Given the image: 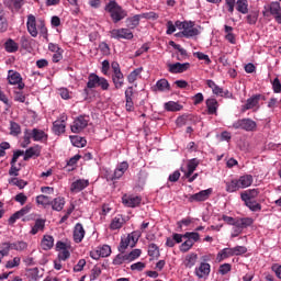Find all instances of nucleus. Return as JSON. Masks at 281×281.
<instances>
[{
    "mask_svg": "<svg viewBox=\"0 0 281 281\" xmlns=\"http://www.w3.org/2000/svg\"><path fill=\"white\" fill-rule=\"evenodd\" d=\"M105 11L111 14L112 21L114 24H117L119 22L123 21L125 18H127V11L124 10L117 2L110 1V3L106 5Z\"/></svg>",
    "mask_w": 281,
    "mask_h": 281,
    "instance_id": "1",
    "label": "nucleus"
},
{
    "mask_svg": "<svg viewBox=\"0 0 281 281\" xmlns=\"http://www.w3.org/2000/svg\"><path fill=\"white\" fill-rule=\"evenodd\" d=\"M139 237H140V234L138 232H132L128 235H126V237L121 239V245H119V251L124 254L125 250L128 248V246L131 248L135 247L137 243V239L135 238H139Z\"/></svg>",
    "mask_w": 281,
    "mask_h": 281,
    "instance_id": "2",
    "label": "nucleus"
},
{
    "mask_svg": "<svg viewBox=\"0 0 281 281\" xmlns=\"http://www.w3.org/2000/svg\"><path fill=\"white\" fill-rule=\"evenodd\" d=\"M232 127L235 130L255 132L257 130V123L251 119H240L234 122Z\"/></svg>",
    "mask_w": 281,
    "mask_h": 281,
    "instance_id": "3",
    "label": "nucleus"
},
{
    "mask_svg": "<svg viewBox=\"0 0 281 281\" xmlns=\"http://www.w3.org/2000/svg\"><path fill=\"white\" fill-rule=\"evenodd\" d=\"M111 38L114 40H127L131 41L134 38V33L127 27L113 29L110 31Z\"/></svg>",
    "mask_w": 281,
    "mask_h": 281,
    "instance_id": "4",
    "label": "nucleus"
},
{
    "mask_svg": "<svg viewBox=\"0 0 281 281\" xmlns=\"http://www.w3.org/2000/svg\"><path fill=\"white\" fill-rule=\"evenodd\" d=\"M254 225V218L252 217H244V221L239 222V225H234V232L232 233V237L236 238L238 237L244 229H247L248 227H251Z\"/></svg>",
    "mask_w": 281,
    "mask_h": 281,
    "instance_id": "5",
    "label": "nucleus"
},
{
    "mask_svg": "<svg viewBox=\"0 0 281 281\" xmlns=\"http://www.w3.org/2000/svg\"><path fill=\"white\" fill-rule=\"evenodd\" d=\"M213 193V189L202 190L198 193L191 194L188 198L189 203H200L210 199Z\"/></svg>",
    "mask_w": 281,
    "mask_h": 281,
    "instance_id": "6",
    "label": "nucleus"
},
{
    "mask_svg": "<svg viewBox=\"0 0 281 281\" xmlns=\"http://www.w3.org/2000/svg\"><path fill=\"white\" fill-rule=\"evenodd\" d=\"M130 164L127 161H122L116 166V169H114V173L112 176H108V181H114L121 179L125 172L128 170Z\"/></svg>",
    "mask_w": 281,
    "mask_h": 281,
    "instance_id": "7",
    "label": "nucleus"
},
{
    "mask_svg": "<svg viewBox=\"0 0 281 281\" xmlns=\"http://www.w3.org/2000/svg\"><path fill=\"white\" fill-rule=\"evenodd\" d=\"M8 81L11 86H16L19 90H23L25 88L24 82L22 81V77L20 72H16L14 70L8 71Z\"/></svg>",
    "mask_w": 281,
    "mask_h": 281,
    "instance_id": "8",
    "label": "nucleus"
},
{
    "mask_svg": "<svg viewBox=\"0 0 281 281\" xmlns=\"http://www.w3.org/2000/svg\"><path fill=\"white\" fill-rule=\"evenodd\" d=\"M89 122V116L81 115L77 117L74 122L72 125L70 126V130L72 133H81L82 130H85L88 125Z\"/></svg>",
    "mask_w": 281,
    "mask_h": 281,
    "instance_id": "9",
    "label": "nucleus"
},
{
    "mask_svg": "<svg viewBox=\"0 0 281 281\" xmlns=\"http://www.w3.org/2000/svg\"><path fill=\"white\" fill-rule=\"evenodd\" d=\"M148 18V13L135 14L133 16L126 18L125 25L127 30H135L139 25L142 19Z\"/></svg>",
    "mask_w": 281,
    "mask_h": 281,
    "instance_id": "10",
    "label": "nucleus"
},
{
    "mask_svg": "<svg viewBox=\"0 0 281 281\" xmlns=\"http://www.w3.org/2000/svg\"><path fill=\"white\" fill-rule=\"evenodd\" d=\"M211 265L207 262H201L199 267L194 269V274L198 279H207L212 271Z\"/></svg>",
    "mask_w": 281,
    "mask_h": 281,
    "instance_id": "11",
    "label": "nucleus"
},
{
    "mask_svg": "<svg viewBox=\"0 0 281 281\" xmlns=\"http://www.w3.org/2000/svg\"><path fill=\"white\" fill-rule=\"evenodd\" d=\"M179 34L184 38H191L198 36L200 34V31L198 27H194V22L189 21L187 24H184V30L180 31Z\"/></svg>",
    "mask_w": 281,
    "mask_h": 281,
    "instance_id": "12",
    "label": "nucleus"
},
{
    "mask_svg": "<svg viewBox=\"0 0 281 281\" xmlns=\"http://www.w3.org/2000/svg\"><path fill=\"white\" fill-rule=\"evenodd\" d=\"M122 203L125 207H138L142 203V198L138 195L134 196L124 194L122 196Z\"/></svg>",
    "mask_w": 281,
    "mask_h": 281,
    "instance_id": "13",
    "label": "nucleus"
},
{
    "mask_svg": "<svg viewBox=\"0 0 281 281\" xmlns=\"http://www.w3.org/2000/svg\"><path fill=\"white\" fill-rule=\"evenodd\" d=\"M127 223L126 217L123 214H116L111 221L110 229L120 231Z\"/></svg>",
    "mask_w": 281,
    "mask_h": 281,
    "instance_id": "14",
    "label": "nucleus"
},
{
    "mask_svg": "<svg viewBox=\"0 0 281 281\" xmlns=\"http://www.w3.org/2000/svg\"><path fill=\"white\" fill-rule=\"evenodd\" d=\"M200 166V160L198 158L189 159L187 162V171L184 169H180L182 172H184V178H190L196 170V168Z\"/></svg>",
    "mask_w": 281,
    "mask_h": 281,
    "instance_id": "15",
    "label": "nucleus"
},
{
    "mask_svg": "<svg viewBox=\"0 0 281 281\" xmlns=\"http://www.w3.org/2000/svg\"><path fill=\"white\" fill-rule=\"evenodd\" d=\"M168 67H169L170 74L178 75V74H183L184 71H188V69H190V63L169 64Z\"/></svg>",
    "mask_w": 281,
    "mask_h": 281,
    "instance_id": "16",
    "label": "nucleus"
},
{
    "mask_svg": "<svg viewBox=\"0 0 281 281\" xmlns=\"http://www.w3.org/2000/svg\"><path fill=\"white\" fill-rule=\"evenodd\" d=\"M86 234L87 232L85 231V226H82V223H77L74 227V241L77 244L82 243Z\"/></svg>",
    "mask_w": 281,
    "mask_h": 281,
    "instance_id": "17",
    "label": "nucleus"
},
{
    "mask_svg": "<svg viewBox=\"0 0 281 281\" xmlns=\"http://www.w3.org/2000/svg\"><path fill=\"white\" fill-rule=\"evenodd\" d=\"M3 247L5 250H8V255L10 254V250H16V251H24L27 249V244L25 241H16V243H4Z\"/></svg>",
    "mask_w": 281,
    "mask_h": 281,
    "instance_id": "18",
    "label": "nucleus"
},
{
    "mask_svg": "<svg viewBox=\"0 0 281 281\" xmlns=\"http://www.w3.org/2000/svg\"><path fill=\"white\" fill-rule=\"evenodd\" d=\"M269 12L274 16L278 24H281V4L280 2H271L269 4Z\"/></svg>",
    "mask_w": 281,
    "mask_h": 281,
    "instance_id": "19",
    "label": "nucleus"
},
{
    "mask_svg": "<svg viewBox=\"0 0 281 281\" xmlns=\"http://www.w3.org/2000/svg\"><path fill=\"white\" fill-rule=\"evenodd\" d=\"M42 151V146L35 145L25 150L23 160L29 161L33 157H40Z\"/></svg>",
    "mask_w": 281,
    "mask_h": 281,
    "instance_id": "20",
    "label": "nucleus"
},
{
    "mask_svg": "<svg viewBox=\"0 0 281 281\" xmlns=\"http://www.w3.org/2000/svg\"><path fill=\"white\" fill-rule=\"evenodd\" d=\"M26 26H27V32L31 34L32 37H37L38 31L36 27V18L33 14H30L27 16V22H26Z\"/></svg>",
    "mask_w": 281,
    "mask_h": 281,
    "instance_id": "21",
    "label": "nucleus"
},
{
    "mask_svg": "<svg viewBox=\"0 0 281 281\" xmlns=\"http://www.w3.org/2000/svg\"><path fill=\"white\" fill-rule=\"evenodd\" d=\"M259 194H260L259 189H248V190L241 192L240 198L245 203V202L255 200L256 198L259 196Z\"/></svg>",
    "mask_w": 281,
    "mask_h": 281,
    "instance_id": "22",
    "label": "nucleus"
},
{
    "mask_svg": "<svg viewBox=\"0 0 281 281\" xmlns=\"http://www.w3.org/2000/svg\"><path fill=\"white\" fill-rule=\"evenodd\" d=\"M100 77L95 74H90L88 77L87 88L83 89L86 95L89 94L88 89H94L99 86Z\"/></svg>",
    "mask_w": 281,
    "mask_h": 281,
    "instance_id": "23",
    "label": "nucleus"
},
{
    "mask_svg": "<svg viewBox=\"0 0 281 281\" xmlns=\"http://www.w3.org/2000/svg\"><path fill=\"white\" fill-rule=\"evenodd\" d=\"M207 114L209 115H216L218 112V101H216V98H209L205 101Z\"/></svg>",
    "mask_w": 281,
    "mask_h": 281,
    "instance_id": "24",
    "label": "nucleus"
},
{
    "mask_svg": "<svg viewBox=\"0 0 281 281\" xmlns=\"http://www.w3.org/2000/svg\"><path fill=\"white\" fill-rule=\"evenodd\" d=\"M259 109V101L257 94H252L250 98L247 99L246 104L243 105L241 111L246 112L252 109Z\"/></svg>",
    "mask_w": 281,
    "mask_h": 281,
    "instance_id": "25",
    "label": "nucleus"
},
{
    "mask_svg": "<svg viewBox=\"0 0 281 281\" xmlns=\"http://www.w3.org/2000/svg\"><path fill=\"white\" fill-rule=\"evenodd\" d=\"M66 205V200L63 196H57L54 200H50V206L55 212H61Z\"/></svg>",
    "mask_w": 281,
    "mask_h": 281,
    "instance_id": "26",
    "label": "nucleus"
},
{
    "mask_svg": "<svg viewBox=\"0 0 281 281\" xmlns=\"http://www.w3.org/2000/svg\"><path fill=\"white\" fill-rule=\"evenodd\" d=\"M31 135H32V139H34V142L38 143V142H47L48 136L47 134L38 128H34L31 131Z\"/></svg>",
    "mask_w": 281,
    "mask_h": 281,
    "instance_id": "27",
    "label": "nucleus"
},
{
    "mask_svg": "<svg viewBox=\"0 0 281 281\" xmlns=\"http://www.w3.org/2000/svg\"><path fill=\"white\" fill-rule=\"evenodd\" d=\"M67 117L53 122V132L55 135H63L66 132V122Z\"/></svg>",
    "mask_w": 281,
    "mask_h": 281,
    "instance_id": "28",
    "label": "nucleus"
},
{
    "mask_svg": "<svg viewBox=\"0 0 281 281\" xmlns=\"http://www.w3.org/2000/svg\"><path fill=\"white\" fill-rule=\"evenodd\" d=\"M88 186H89L88 180L79 179L71 183L70 190L72 192H80V191L85 190Z\"/></svg>",
    "mask_w": 281,
    "mask_h": 281,
    "instance_id": "29",
    "label": "nucleus"
},
{
    "mask_svg": "<svg viewBox=\"0 0 281 281\" xmlns=\"http://www.w3.org/2000/svg\"><path fill=\"white\" fill-rule=\"evenodd\" d=\"M112 80H113V83H114V88L116 90H120V89H122L124 87L125 78H124V75H123L122 71L113 74Z\"/></svg>",
    "mask_w": 281,
    "mask_h": 281,
    "instance_id": "30",
    "label": "nucleus"
},
{
    "mask_svg": "<svg viewBox=\"0 0 281 281\" xmlns=\"http://www.w3.org/2000/svg\"><path fill=\"white\" fill-rule=\"evenodd\" d=\"M24 5V0H9L7 7L12 11V13H19L21 8Z\"/></svg>",
    "mask_w": 281,
    "mask_h": 281,
    "instance_id": "31",
    "label": "nucleus"
},
{
    "mask_svg": "<svg viewBox=\"0 0 281 281\" xmlns=\"http://www.w3.org/2000/svg\"><path fill=\"white\" fill-rule=\"evenodd\" d=\"M45 224H46V220L44 218H37L35 221V225L32 227V229L30 231V234L32 236H35L38 232H44L45 229Z\"/></svg>",
    "mask_w": 281,
    "mask_h": 281,
    "instance_id": "32",
    "label": "nucleus"
},
{
    "mask_svg": "<svg viewBox=\"0 0 281 281\" xmlns=\"http://www.w3.org/2000/svg\"><path fill=\"white\" fill-rule=\"evenodd\" d=\"M237 181L240 189H246L254 183V177L251 175L241 176Z\"/></svg>",
    "mask_w": 281,
    "mask_h": 281,
    "instance_id": "33",
    "label": "nucleus"
},
{
    "mask_svg": "<svg viewBox=\"0 0 281 281\" xmlns=\"http://www.w3.org/2000/svg\"><path fill=\"white\" fill-rule=\"evenodd\" d=\"M154 90L159 92L170 91V83L167 79L162 78L156 82Z\"/></svg>",
    "mask_w": 281,
    "mask_h": 281,
    "instance_id": "34",
    "label": "nucleus"
},
{
    "mask_svg": "<svg viewBox=\"0 0 281 281\" xmlns=\"http://www.w3.org/2000/svg\"><path fill=\"white\" fill-rule=\"evenodd\" d=\"M144 71L143 67L136 68L133 71L130 72V75L127 76V82L133 85L137 81V79L142 76Z\"/></svg>",
    "mask_w": 281,
    "mask_h": 281,
    "instance_id": "35",
    "label": "nucleus"
},
{
    "mask_svg": "<svg viewBox=\"0 0 281 281\" xmlns=\"http://www.w3.org/2000/svg\"><path fill=\"white\" fill-rule=\"evenodd\" d=\"M70 142L74 147L85 148L87 147V139L82 136H70Z\"/></svg>",
    "mask_w": 281,
    "mask_h": 281,
    "instance_id": "36",
    "label": "nucleus"
},
{
    "mask_svg": "<svg viewBox=\"0 0 281 281\" xmlns=\"http://www.w3.org/2000/svg\"><path fill=\"white\" fill-rule=\"evenodd\" d=\"M224 30L226 33L225 40L227 42H229L231 44L235 45L236 44V35H234V33H233L234 27L225 24Z\"/></svg>",
    "mask_w": 281,
    "mask_h": 281,
    "instance_id": "37",
    "label": "nucleus"
},
{
    "mask_svg": "<svg viewBox=\"0 0 281 281\" xmlns=\"http://www.w3.org/2000/svg\"><path fill=\"white\" fill-rule=\"evenodd\" d=\"M54 247V237L52 235H44L42 239V248L44 250H50Z\"/></svg>",
    "mask_w": 281,
    "mask_h": 281,
    "instance_id": "38",
    "label": "nucleus"
},
{
    "mask_svg": "<svg viewBox=\"0 0 281 281\" xmlns=\"http://www.w3.org/2000/svg\"><path fill=\"white\" fill-rule=\"evenodd\" d=\"M198 259L199 256L196 254L187 255V257H184V267L192 268L193 266H195Z\"/></svg>",
    "mask_w": 281,
    "mask_h": 281,
    "instance_id": "39",
    "label": "nucleus"
},
{
    "mask_svg": "<svg viewBox=\"0 0 281 281\" xmlns=\"http://www.w3.org/2000/svg\"><path fill=\"white\" fill-rule=\"evenodd\" d=\"M245 205L252 213L261 212L262 211V205L260 203H258L257 201H255V200H250L248 202H245Z\"/></svg>",
    "mask_w": 281,
    "mask_h": 281,
    "instance_id": "40",
    "label": "nucleus"
},
{
    "mask_svg": "<svg viewBox=\"0 0 281 281\" xmlns=\"http://www.w3.org/2000/svg\"><path fill=\"white\" fill-rule=\"evenodd\" d=\"M222 221H224L229 226H235V225H239L240 222L244 221V217H235L234 218V217L228 216V215H223Z\"/></svg>",
    "mask_w": 281,
    "mask_h": 281,
    "instance_id": "41",
    "label": "nucleus"
},
{
    "mask_svg": "<svg viewBox=\"0 0 281 281\" xmlns=\"http://www.w3.org/2000/svg\"><path fill=\"white\" fill-rule=\"evenodd\" d=\"M237 7L236 10L241 14H248V0H237L236 2Z\"/></svg>",
    "mask_w": 281,
    "mask_h": 281,
    "instance_id": "42",
    "label": "nucleus"
},
{
    "mask_svg": "<svg viewBox=\"0 0 281 281\" xmlns=\"http://www.w3.org/2000/svg\"><path fill=\"white\" fill-rule=\"evenodd\" d=\"M182 109L183 106L180 105V103H176V101H168V103H165V110H167L168 112H178Z\"/></svg>",
    "mask_w": 281,
    "mask_h": 281,
    "instance_id": "43",
    "label": "nucleus"
},
{
    "mask_svg": "<svg viewBox=\"0 0 281 281\" xmlns=\"http://www.w3.org/2000/svg\"><path fill=\"white\" fill-rule=\"evenodd\" d=\"M240 188L239 182L237 179H234L229 182H226V191L229 193L238 191Z\"/></svg>",
    "mask_w": 281,
    "mask_h": 281,
    "instance_id": "44",
    "label": "nucleus"
},
{
    "mask_svg": "<svg viewBox=\"0 0 281 281\" xmlns=\"http://www.w3.org/2000/svg\"><path fill=\"white\" fill-rule=\"evenodd\" d=\"M4 48L8 53H16L19 52V44H16L13 40H8L4 43Z\"/></svg>",
    "mask_w": 281,
    "mask_h": 281,
    "instance_id": "45",
    "label": "nucleus"
},
{
    "mask_svg": "<svg viewBox=\"0 0 281 281\" xmlns=\"http://www.w3.org/2000/svg\"><path fill=\"white\" fill-rule=\"evenodd\" d=\"M37 205H43V207H47L52 203V199L47 195L41 194L36 196Z\"/></svg>",
    "mask_w": 281,
    "mask_h": 281,
    "instance_id": "46",
    "label": "nucleus"
},
{
    "mask_svg": "<svg viewBox=\"0 0 281 281\" xmlns=\"http://www.w3.org/2000/svg\"><path fill=\"white\" fill-rule=\"evenodd\" d=\"M10 135L13 137L21 135V125H19V123L14 121L10 122Z\"/></svg>",
    "mask_w": 281,
    "mask_h": 281,
    "instance_id": "47",
    "label": "nucleus"
},
{
    "mask_svg": "<svg viewBox=\"0 0 281 281\" xmlns=\"http://www.w3.org/2000/svg\"><path fill=\"white\" fill-rule=\"evenodd\" d=\"M184 239L190 240L193 245L200 240V234L198 232H187Z\"/></svg>",
    "mask_w": 281,
    "mask_h": 281,
    "instance_id": "48",
    "label": "nucleus"
},
{
    "mask_svg": "<svg viewBox=\"0 0 281 281\" xmlns=\"http://www.w3.org/2000/svg\"><path fill=\"white\" fill-rule=\"evenodd\" d=\"M143 251L140 249H134L130 254H126L127 263L136 260L142 256Z\"/></svg>",
    "mask_w": 281,
    "mask_h": 281,
    "instance_id": "49",
    "label": "nucleus"
},
{
    "mask_svg": "<svg viewBox=\"0 0 281 281\" xmlns=\"http://www.w3.org/2000/svg\"><path fill=\"white\" fill-rule=\"evenodd\" d=\"M9 27V23L2 10H0V32H7Z\"/></svg>",
    "mask_w": 281,
    "mask_h": 281,
    "instance_id": "50",
    "label": "nucleus"
},
{
    "mask_svg": "<svg viewBox=\"0 0 281 281\" xmlns=\"http://www.w3.org/2000/svg\"><path fill=\"white\" fill-rule=\"evenodd\" d=\"M232 256H234L233 248H225L217 255V258L220 261H222Z\"/></svg>",
    "mask_w": 281,
    "mask_h": 281,
    "instance_id": "51",
    "label": "nucleus"
},
{
    "mask_svg": "<svg viewBox=\"0 0 281 281\" xmlns=\"http://www.w3.org/2000/svg\"><path fill=\"white\" fill-rule=\"evenodd\" d=\"M148 256L156 259L160 256L159 248L155 244L149 245Z\"/></svg>",
    "mask_w": 281,
    "mask_h": 281,
    "instance_id": "52",
    "label": "nucleus"
},
{
    "mask_svg": "<svg viewBox=\"0 0 281 281\" xmlns=\"http://www.w3.org/2000/svg\"><path fill=\"white\" fill-rule=\"evenodd\" d=\"M31 138H33L32 132L30 130L24 131V136H23V148H26L31 144Z\"/></svg>",
    "mask_w": 281,
    "mask_h": 281,
    "instance_id": "53",
    "label": "nucleus"
},
{
    "mask_svg": "<svg viewBox=\"0 0 281 281\" xmlns=\"http://www.w3.org/2000/svg\"><path fill=\"white\" fill-rule=\"evenodd\" d=\"M123 254H124V252H121V254H119V255L116 256V258H114V260H113V263H114V265L120 266V265H122V263H124V262H127V263H128V259H127L126 254H125V255H123Z\"/></svg>",
    "mask_w": 281,
    "mask_h": 281,
    "instance_id": "54",
    "label": "nucleus"
},
{
    "mask_svg": "<svg viewBox=\"0 0 281 281\" xmlns=\"http://www.w3.org/2000/svg\"><path fill=\"white\" fill-rule=\"evenodd\" d=\"M19 265H21V258L20 257H15L12 260L7 261L5 268L7 269H12V268L18 267Z\"/></svg>",
    "mask_w": 281,
    "mask_h": 281,
    "instance_id": "55",
    "label": "nucleus"
},
{
    "mask_svg": "<svg viewBox=\"0 0 281 281\" xmlns=\"http://www.w3.org/2000/svg\"><path fill=\"white\" fill-rule=\"evenodd\" d=\"M259 14L258 12H250V14L247 15V22L250 25H256L258 21Z\"/></svg>",
    "mask_w": 281,
    "mask_h": 281,
    "instance_id": "56",
    "label": "nucleus"
},
{
    "mask_svg": "<svg viewBox=\"0 0 281 281\" xmlns=\"http://www.w3.org/2000/svg\"><path fill=\"white\" fill-rule=\"evenodd\" d=\"M101 273H102L101 268L98 266H94L93 269L91 270L90 281H95L101 276Z\"/></svg>",
    "mask_w": 281,
    "mask_h": 281,
    "instance_id": "57",
    "label": "nucleus"
},
{
    "mask_svg": "<svg viewBox=\"0 0 281 281\" xmlns=\"http://www.w3.org/2000/svg\"><path fill=\"white\" fill-rule=\"evenodd\" d=\"M194 244L191 241V239H187L182 245H180V251L188 252Z\"/></svg>",
    "mask_w": 281,
    "mask_h": 281,
    "instance_id": "58",
    "label": "nucleus"
},
{
    "mask_svg": "<svg viewBox=\"0 0 281 281\" xmlns=\"http://www.w3.org/2000/svg\"><path fill=\"white\" fill-rule=\"evenodd\" d=\"M40 33L43 35L45 40H48V29L46 27V24L44 21H41L38 24Z\"/></svg>",
    "mask_w": 281,
    "mask_h": 281,
    "instance_id": "59",
    "label": "nucleus"
},
{
    "mask_svg": "<svg viewBox=\"0 0 281 281\" xmlns=\"http://www.w3.org/2000/svg\"><path fill=\"white\" fill-rule=\"evenodd\" d=\"M271 85L274 93H281V80L279 78H274Z\"/></svg>",
    "mask_w": 281,
    "mask_h": 281,
    "instance_id": "60",
    "label": "nucleus"
},
{
    "mask_svg": "<svg viewBox=\"0 0 281 281\" xmlns=\"http://www.w3.org/2000/svg\"><path fill=\"white\" fill-rule=\"evenodd\" d=\"M98 250L102 258L109 257L112 252L111 247L108 245H104L103 247L98 248Z\"/></svg>",
    "mask_w": 281,
    "mask_h": 281,
    "instance_id": "61",
    "label": "nucleus"
},
{
    "mask_svg": "<svg viewBox=\"0 0 281 281\" xmlns=\"http://www.w3.org/2000/svg\"><path fill=\"white\" fill-rule=\"evenodd\" d=\"M234 256H241L248 251V249L245 246H237L235 248H232Z\"/></svg>",
    "mask_w": 281,
    "mask_h": 281,
    "instance_id": "62",
    "label": "nucleus"
},
{
    "mask_svg": "<svg viewBox=\"0 0 281 281\" xmlns=\"http://www.w3.org/2000/svg\"><path fill=\"white\" fill-rule=\"evenodd\" d=\"M9 183L16 186L20 189H23L27 184L25 181L19 180V178L11 179Z\"/></svg>",
    "mask_w": 281,
    "mask_h": 281,
    "instance_id": "63",
    "label": "nucleus"
},
{
    "mask_svg": "<svg viewBox=\"0 0 281 281\" xmlns=\"http://www.w3.org/2000/svg\"><path fill=\"white\" fill-rule=\"evenodd\" d=\"M271 271L276 274V277L281 280V265L280 263H273L271 266Z\"/></svg>",
    "mask_w": 281,
    "mask_h": 281,
    "instance_id": "64",
    "label": "nucleus"
}]
</instances>
